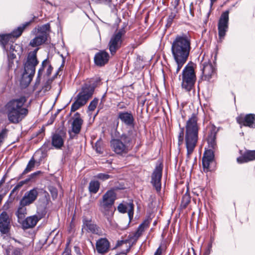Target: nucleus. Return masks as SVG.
<instances>
[{
  "label": "nucleus",
  "instance_id": "nucleus-1",
  "mask_svg": "<svg viewBox=\"0 0 255 255\" xmlns=\"http://www.w3.org/2000/svg\"><path fill=\"white\" fill-rule=\"evenodd\" d=\"M191 49V37L188 34L176 36L171 47L172 56L177 65L175 74L178 73L187 61Z\"/></svg>",
  "mask_w": 255,
  "mask_h": 255
},
{
  "label": "nucleus",
  "instance_id": "nucleus-2",
  "mask_svg": "<svg viewBox=\"0 0 255 255\" xmlns=\"http://www.w3.org/2000/svg\"><path fill=\"white\" fill-rule=\"evenodd\" d=\"M197 121V114L193 113L186 122L185 140L188 159L190 158L198 141L199 127Z\"/></svg>",
  "mask_w": 255,
  "mask_h": 255
},
{
  "label": "nucleus",
  "instance_id": "nucleus-3",
  "mask_svg": "<svg viewBox=\"0 0 255 255\" xmlns=\"http://www.w3.org/2000/svg\"><path fill=\"white\" fill-rule=\"evenodd\" d=\"M26 102L25 97L10 100L5 105L7 118L10 123L17 124L28 114V110L23 106Z\"/></svg>",
  "mask_w": 255,
  "mask_h": 255
},
{
  "label": "nucleus",
  "instance_id": "nucleus-4",
  "mask_svg": "<svg viewBox=\"0 0 255 255\" xmlns=\"http://www.w3.org/2000/svg\"><path fill=\"white\" fill-rule=\"evenodd\" d=\"M134 138L133 130L129 129L127 132L123 133L118 138L111 139V147L117 154L125 155L130 150Z\"/></svg>",
  "mask_w": 255,
  "mask_h": 255
},
{
  "label": "nucleus",
  "instance_id": "nucleus-5",
  "mask_svg": "<svg viewBox=\"0 0 255 255\" xmlns=\"http://www.w3.org/2000/svg\"><path fill=\"white\" fill-rule=\"evenodd\" d=\"M97 86L96 82L91 81L85 83L82 87L81 91L77 95L75 101L72 104L71 112H73L84 106L94 92Z\"/></svg>",
  "mask_w": 255,
  "mask_h": 255
},
{
  "label": "nucleus",
  "instance_id": "nucleus-6",
  "mask_svg": "<svg viewBox=\"0 0 255 255\" xmlns=\"http://www.w3.org/2000/svg\"><path fill=\"white\" fill-rule=\"evenodd\" d=\"M39 48H36L33 51L28 53L27 59L24 64V72L23 78H27V85H28L32 80L35 73V67L39 62L37 58V52Z\"/></svg>",
  "mask_w": 255,
  "mask_h": 255
},
{
  "label": "nucleus",
  "instance_id": "nucleus-7",
  "mask_svg": "<svg viewBox=\"0 0 255 255\" xmlns=\"http://www.w3.org/2000/svg\"><path fill=\"white\" fill-rule=\"evenodd\" d=\"M196 80L193 67L189 64L186 65L182 72L181 87L186 91H190L194 86Z\"/></svg>",
  "mask_w": 255,
  "mask_h": 255
},
{
  "label": "nucleus",
  "instance_id": "nucleus-8",
  "mask_svg": "<svg viewBox=\"0 0 255 255\" xmlns=\"http://www.w3.org/2000/svg\"><path fill=\"white\" fill-rule=\"evenodd\" d=\"M123 189L124 188L123 185L115 186L103 195L102 200L100 202L102 212L107 211L112 207L116 199V194L115 191Z\"/></svg>",
  "mask_w": 255,
  "mask_h": 255
},
{
  "label": "nucleus",
  "instance_id": "nucleus-9",
  "mask_svg": "<svg viewBox=\"0 0 255 255\" xmlns=\"http://www.w3.org/2000/svg\"><path fill=\"white\" fill-rule=\"evenodd\" d=\"M36 18V16H33L32 19L22 24L16 28L13 29L10 33L0 35V44L2 49H5V45L8 44L11 38L19 37L22 34L25 28L29 26Z\"/></svg>",
  "mask_w": 255,
  "mask_h": 255
},
{
  "label": "nucleus",
  "instance_id": "nucleus-10",
  "mask_svg": "<svg viewBox=\"0 0 255 255\" xmlns=\"http://www.w3.org/2000/svg\"><path fill=\"white\" fill-rule=\"evenodd\" d=\"M229 10L224 11L219 19L218 23V35L219 39L222 41L226 35L229 28Z\"/></svg>",
  "mask_w": 255,
  "mask_h": 255
},
{
  "label": "nucleus",
  "instance_id": "nucleus-11",
  "mask_svg": "<svg viewBox=\"0 0 255 255\" xmlns=\"http://www.w3.org/2000/svg\"><path fill=\"white\" fill-rule=\"evenodd\" d=\"M3 50L6 52L8 61V67L9 69L12 68L14 65V60L16 58V54L13 53V52L16 53L17 55L21 56L22 51V48L17 44H12L8 48V44L5 45V49Z\"/></svg>",
  "mask_w": 255,
  "mask_h": 255
},
{
  "label": "nucleus",
  "instance_id": "nucleus-12",
  "mask_svg": "<svg viewBox=\"0 0 255 255\" xmlns=\"http://www.w3.org/2000/svg\"><path fill=\"white\" fill-rule=\"evenodd\" d=\"M162 170L163 165L162 163L156 164L151 176V183L157 192L161 190Z\"/></svg>",
  "mask_w": 255,
  "mask_h": 255
},
{
  "label": "nucleus",
  "instance_id": "nucleus-13",
  "mask_svg": "<svg viewBox=\"0 0 255 255\" xmlns=\"http://www.w3.org/2000/svg\"><path fill=\"white\" fill-rule=\"evenodd\" d=\"M11 219L6 211L0 214V232L2 235L8 234L11 228Z\"/></svg>",
  "mask_w": 255,
  "mask_h": 255
},
{
  "label": "nucleus",
  "instance_id": "nucleus-14",
  "mask_svg": "<svg viewBox=\"0 0 255 255\" xmlns=\"http://www.w3.org/2000/svg\"><path fill=\"white\" fill-rule=\"evenodd\" d=\"M200 68L202 72L203 79L209 81L212 75L215 73V69L209 60L202 61L200 63Z\"/></svg>",
  "mask_w": 255,
  "mask_h": 255
},
{
  "label": "nucleus",
  "instance_id": "nucleus-15",
  "mask_svg": "<svg viewBox=\"0 0 255 255\" xmlns=\"http://www.w3.org/2000/svg\"><path fill=\"white\" fill-rule=\"evenodd\" d=\"M117 118L127 127L133 128L134 118L131 111H120L118 113Z\"/></svg>",
  "mask_w": 255,
  "mask_h": 255
},
{
  "label": "nucleus",
  "instance_id": "nucleus-16",
  "mask_svg": "<svg viewBox=\"0 0 255 255\" xmlns=\"http://www.w3.org/2000/svg\"><path fill=\"white\" fill-rule=\"evenodd\" d=\"M219 130V128H217L214 125H211L209 128V131L206 139L209 148L215 150L217 148L216 136Z\"/></svg>",
  "mask_w": 255,
  "mask_h": 255
},
{
  "label": "nucleus",
  "instance_id": "nucleus-17",
  "mask_svg": "<svg viewBox=\"0 0 255 255\" xmlns=\"http://www.w3.org/2000/svg\"><path fill=\"white\" fill-rule=\"evenodd\" d=\"M38 195V188H33L29 191L25 192L20 201H21V203L22 204L29 206L36 200Z\"/></svg>",
  "mask_w": 255,
  "mask_h": 255
},
{
  "label": "nucleus",
  "instance_id": "nucleus-18",
  "mask_svg": "<svg viewBox=\"0 0 255 255\" xmlns=\"http://www.w3.org/2000/svg\"><path fill=\"white\" fill-rule=\"evenodd\" d=\"M237 123L241 126L250 128H255V114H248L244 117L239 116L236 118Z\"/></svg>",
  "mask_w": 255,
  "mask_h": 255
},
{
  "label": "nucleus",
  "instance_id": "nucleus-19",
  "mask_svg": "<svg viewBox=\"0 0 255 255\" xmlns=\"http://www.w3.org/2000/svg\"><path fill=\"white\" fill-rule=\"evenodd\" d=\"M123 42V38L114 34L112 35L108 44L109 50L112 55H114L117 51L121 48Z\"/></svg>",
  "mask_w": 255,
  "mask_h": 255
},
{
  "label": "nucleus",
  "instance_id": "nucleus-20",
  "mask_svg": "<svg viewBox=\"0 0 255 255\" xmlns=\"http://www.w3.org/2000/svg\"><path fill=\"white\" fill-rule=\"evenodd\" d=\"M66 133L60 131L59 133H53L51 137V144L56 149H59L63 146Z\"/></svg>",
  "mask_w": 255,
  "mask_h": 255
},
{
  "label": "nucleus",
  "instance_id": "nucleus-21",
  "mask_svg": "<svg viewBox=\"0 0 255 255\" xmlns=\"http://www.w3.org/2000/svg\"><path fill=\"white\" fill-rule=\"evenodd\" d=\"M109 54L105 50L97 53L94 56V62L99 66H103L108 63L109 60Z\"/></svg>",
  "mask_w": 255,
  "mask_h": 255
},
{
  "label": "nucleus",
  "instance_id": "nucleus-22",
  "mask_svg": "<svg viewBox=\"0 0 255 255\" xmlns=\"http://www.w3.org/2000/svg\"><path fill=\"white\" fill-rule=\"evenodd\" d=\"M110 244L107 239L100 238L96 243V248L99 254L104 255L107 253L110 249Z\"/></svg>",
  "mask_w": 255,
  "mask_h": 255
},
{
  "label": "nucleus",
  "instance_id": "nucleus-23",
  "mask_svg": "<svg viewBox=\"0 0 255 255\" xmlns=\"http://www.w3.org/2000/svg\"><path fill=\"white\" fill-rule=\"evenodd\" d=\"M215 149L209 148L205 150L202 157V165L204 169H208L210 164L213 161L214 159V151Z\"/></svg>",
  "mask_w": 255,
  "mask_h": 255
},
{
  "label": "nucleus",
  "instance_id": "nucleus-24",
  "mask_svg": "<svg viewBox=\"0 0 255 255\" xmlns=\"http://www.w3.org/2000/svg\"><path fill=\"white\" fill-rule=\"evenodd\" d=\"M84 228L89 233L94 234L101 235L102 231L101 228L98 227L96 224L92 223L91 221L84 220H83V225L82 231Z\"/></svg>",
  "mask_w": 255,
  "mask_h": 255
},
{
  "label": "nucleus",
  "instance_id": "nucleus-25",
  "mask_svg": "<svg viewBox=\"0 0 255 255\" xmlns=\"http://www.w3.org/2000/svg\"><path fill=\"white\" fill-rule=\"evenodd\" d=\"M83 121L80 117V114L77 112L74 115V118L72 123V131L75 134H78L81 129Z\"/></svg>",
  "mask_w": 255,
  "mask_h": 255
},
{
  "label": "nucleus",
  "instance_id": "nucleus-26",
  "mask_svg": "<svg viewBox=\"0 0 255 255\" xmlns=\"http://www.w3.org/2000/svg\"><path fill=\"white\" fill-rule=\"evenodd\" d=\"M39 221L36 216L33 215L23 219L20 223L23 229H28L34 227Z\"/></svg>",
  "mask_w": 255,
  "mask_h": 255
},
{
  "label": "nucleus",
  "instance_id": "nucleus-27",
  "mask_svg": "<svg viewBox=\"0 0 255 255\" xmlns=\"http://www.w3.org/2000/svg\"><path fill=\"white\" fill-rule=\"evenodd\" d=\"M254 160H255V150H248L237 159L239 163H244Z\"/></svg>",
  "mask_w": 255,
  "mask_h": 255
},
{
  "label": "nucleus",
  "instance_id": "nucleus-28",
  "mask_svg": "<svg viewBox=\"0 0 255 255\" xmlns=\"http://www.w3.org/2000/svg\"><path fill=\"white\" fill-rule=\"evenodd\" d=\"M47 37L46 35L40 34L37 33L35 37L30 40L29 45L32 47H37L44 43L47 40Z\"/></svg>",
  "mask_w": 255,
  "mask_h": 255
},
{
  "label": "nucleus",
  "instance_id": "nucleus-29",
  "mask_svg": "<svg viewBox=\"0 0 255 255\" xmlns=\"http://www.w3.org/2000/svg\"><path fill=\"white\" fill-rule=\"evenodd\" d=\"M27 205H24L21 203V201H19V206L17 211L15 212V215L16 216L18 222L21 223V222L24 219L25 215L26 214V206Z\"/></svg>",
  "mask_w": 255,
  "mask_h": 255
},
{
  "label": "nucleus",
  "instance_id": "nucleus-30",
  "mask_svg": "<svg viewBox=\"0 0 255 255\" xmlns=\"http://www.w3.org/2000/svg\"><path fill=\"white\" fill-rule=\"evenodd\" d=\"M145 228L140 224L136 231L132 234H130L128 236V240L132 243L136 242L139 237L141 235Z\"/></svg>",
  "mask_w": 255,
  "mask_h": 255
},
{
  "label": "nucleus",
  "instance_id": "nucleus-31",
  "mask_svg": "<svg viewBox=\"0 0 255 255\" xmlns=\"http://www.w3.org/2000/svg\"><path fill=\"white\" fill-rule=\"evenodd\" d=\"M100 187V183L97 180H92L89 184L88 189L90 193L92 194H96Z\"/></svg>",
  "mask_w": 255,
  "mask_h": 255
},
{
  "label": "nucleus",
  "instance_id": "nucleus-32",
  "mask_svg": "<svg viewBox=\"0 0 255 255\" xmlns=\"http://www.w3.org/2000/svg\"><path fill=\"white\" fill-rule=\"evenodd\" d=\"M35 163V161L34 159V157H32L29 161L25 169L24 170L22 174L20 175L19 178H21L23 175L25 174L28 172H30L32 170V169L34 167Z\"/></svg>",
  "mask_w": 255,
  "mask_h": 255
},
{
  "label": "nucleus",
  "instance_id": "nucleus-33",
  "mask_svg": "<svg viewBox=\"0 0 255 255\" xmlns=\"http://www.w3.org/2000/svg\"><path fill=\"white\" fill-rule=\"evenodd\" d=\"M190 202V196L186 192L182 197L181 206L182 208H186L189 203Z\"/></svg>",
  "mask_w": 255,
  "mask_h": 255
},
{
  "label": "nucleus",
  "instance_id": "nucleus-34",
  "mask_svg": "<svg viewBox=\"0 0 255 255\" xmlns=\"http://www.w3.org/2000/svg\"><path fill=\"white\" fill-rule=\"evenodd\" d=\"M47 213L46 209L44 207H39L37 209L36 214L35 215L37 216L39 220L41 219L44 217Z\"/></svg>",
  "mask_w": 255,
  "mask_h": 255
},
{
  "label": "nucleus",
  "instance_id": "nucleus-35",
  "mask_svg": "<svg viewBox=\"0 0 255 255\" xmlns=\"http://www.w3.org/2000/svg\"><path fill=\"white\" fill-rule=\"evenodd\" d=\"M50 24L49 23L45 24L43 25H42L41 27H40L38 29V33L40 34H44L46 35V37H47L48 33L47 31H48L50 30Z\"/></svg>",
  "mask_w": 255,
  "mask_h": 255
},
{
  "label": "nucleus",
  "instance_id": "nucleus-36",
  "mask_svg": "<svg viewBox=\"0 0 255 255\" xmlns=\"http://www.w3.org/2000/svg\"><path fill=\"white\" fill-rule=\"evenodd\" d=\"M178 13V9H172V12L169 15L167 18V25H170L172 23L173 19L176 18V14Z\"/></svg>",
  "mask_w": 255,
  "mask_h": 255
},
{
  "label": "nucleus",
  "instance_id": "nucleus-37",
  "mask_svg": "<svg viewBox=\"0 0 255 255\" xmlns=\"http://www.w3.org/2000/svg\"><path fill=\"white\" fill-rule=\"evenodd\" d=\"M53 81V79H48L44 83L42 87V90L44 93L49 91L51 88V84Z\"/></svg>",
  "mask_w": 255,
  "mask_h": 255
},
{
  "label": "nucleus",
  "instance_id": "nucleus-38",
  "mask_svg": "<svg viewBox=\"0 0 255 255\" xmlns=\"http://www.w3.org/2000/svg\"><path fill=\"white\" fill-rule=\"evenodd\" d=\"M95 177L101 180L105 181L112 178V176L107 173H100L97 174Z\"/></svg>",
  "mask_w": 255,
  "mask_h": 255
},
{
  "label": "nucleus",
  "instance_id": "nucleus-39",
  "mask_svg": "<svg viewBox=\"0 0 255 255\" xmlns=\"http://www.w3.org/2000/svg\"><path fill=\"white\" fill-rule=\"evenodd\" d=\"M99 99L97 98H95L90 103L88 106V110L90 111H94L98 104Z\"/></svg>",
  "mask_w": 255,
  "mask_h": 255
},
{
  "label": "nucleus",
  "instance_id": "nucleus-40",
  "mask_svg": "<svg viewBox=\"0 0 255 255\" xmlns=\"http://www.w3.org/2000/svg\"><path fill=\"white\" fill-rule=\"evenodd\" d=\"M49 191L51 194L53 199L57 198L58 195L57 190L55 187L50 186L49 187Z\"/></svg>",
  "mask_w": 255,
  "mask_h": 255
},
{
  "label": "nucleus",
  "instance_id": "nucleus-41",
  "mask_svg": "<svg viewBox=\"0 0 255 255\" xmlns=\"http://www.w3.org/2000/svg\"><path fill=\"white\" fill-rule=\"evenodd\" d=\"M23 250L19 248H14L11 252V255H23Z\"/></svg>",
  "mask_w": 255,
  "mask_h": 255
},
{
  "label": "nucleus",
  "instance_id": "nucleus-42",
  "mask_svg": "<svg viewBox=\"0 0 255 255\" xmlns=\"http://www.w3.org/2000/svg\"><path fill=\"white\" fill-rule=\"evenodd\" d=\"M7 130L6 128L2 129L0 132V144L3 142L4 139L6 137Z\"/></svg>",
  "mask_w": 255,
  "mask_h": 255
},
{
  "label": "nucleus",
  "instance_id": "nucleus-43",
  "mask_svg": "<svg viewBox=\"0 0 255 255\" xmlns=\"http://www.w3.org/2000/svg\"><path fill=\"white\" fill-rule=\"evenodd\" d=\"M212 242L208 244L207 247L203 253V255H209L212 251Z\"/></svg>",
  "mask_w": 255,
  "mask_h": 255
},
{
  "label": "nucleus",
  "instance_id": "nucleus-44",
  "mask_svg": "<svg viewBox=\"0 0 255 255\" xmlns=\"http://www.w3.org/2000/svg\"><path fill=\"white\" fill-rule=\"evenodd\" d=\"M126 32L127 31L124 29V27H122L117 32H115L114 34L123 38V37L126 34Z\"/></svg>",
  "mask_w": 255,
  "mask_h": 255
},
{
  "label": "nucleus",
  "instance_id": "nucleus-45",
  "mask_svg": "<svg viewBox=\"0 0 255 255\" xmlns=\"http://www.w3.org/2000/svg\"><path fill=\"white\" fill-rule=\"evenodd\" d=\"M41 172L40 171H36L28 176V177L26 179H28V182L34 180L36 177Z\"/></svg>",
  "mask_w": 255,
  "mask_h": 255
},
{
  "label": "nucleus",
  "instance_id": "nucleus-46",
  "mask_svg": "<svg viewBox=\"0 0 255 255\" xmlns=\"http://www.w3.org/2000/svg\"><path fill=\"white\" fill-rule=\"evenodd\" d=\"M118 211L122 213H125L127 212V207L126 205L121 203L118 207Z\"/></svg>",
  "mask_w": 255,
  "mask_h": 255
},
{
  "label": "nucleus",
  "instance_id": "nucleus-47",
  "mask_svg": "<svg viewBox=\"0 0 255 255\" xmlns=\"http://www.w3.org/2000/svg\"><path fill=\"white\" fill-rule=\"evenodd\" d=\"M130 206V209L128 211V216L129 217V222H130L131 219L133 218V205L132 203H130L129 204Z\"/></svg>",
  "mask_w": 255,
  "mask_h": 255
},
{
  "label": "nucleus",
  "instance_id": "nucleus-48",
  "mask_svg": "<svg viewBox=\"0 0 255 255\" xmlns=\"http://www.w3.org/2000/svg\"><path fill=\"white\" fill-rule=\"evenodd\" d=\"M128 241V240L118 241L115 247L113 248V249H115L116 248L122 246L124 244L127 243Z\"/></svg>",
  "mask_w": 255,
  "mask_h": 255
},
{
  "label": "nucleus",
  "instance_id": "nucleus-49",
  "mask_svg": "<svg viewBox=\"0 0 255 255\" xmlns=\"http://www.w3.org/2000/svg\"><path fill=\"white\" fill-rule=\"evenodd\" d=\"M28 182V179H25L24 180L21 181L18 183V184L15 186L18 189L21 188L24 184H26Z\"/></svg>",
  "mask_w": 255,
  "mask_h": 255
},
{
  "label": "nucleus",
  "instance_id": "nucleus-50",
  "mask_svg": "<svg viewBox=\"0 0 255 255\" xmlns=\"http://www.w3.org/2000/svg\"><path fill=\"white\" fill-rule=\"evenodd\" d=\"M71 154V151L69 147H67V148L63 151V154L65 157L69 156Z\"/></svg>",
  "mask_w": 255,
  "mask_h": 255
},
{
  "label": "nucleus",
  "instance_id": "nucleus-51",
  "mask_svg": "<svg viewBox=\"0 0 255 255\" xmlns=\"http://www.w3.org/2000/svg\"><path fill=\"white\" fill-rule=\"evenodd\" d=\"M18 190V189L15 186L13 189L11 191V192L10 193L9 195V198H11V201H10V202H12V201L13 200L14 197H12L11 198V197L12 196V195L13 194H14V193L15 192H16L17 190Z\"/></svg>",
  "mask_w": 255,
  "mask_h": 255
},
{
  "label": "nucleus",
  "instance_id": "nucleus-52",
  "mask_svg": "<svg viewBox=\"0 0 255 255\" xmlns=\"http://www.w3.org/2000/svg\"><path fill=\"white\" fill-rule=\"evenodd\" d=\"M52 70H53L52 66H51V64H49L48 68L46 70V75L47 76H49L51 75Z\"/></svg>",
  "mask_w": 255,
  "mask_h": 255
},
{
  "label": "nucleus",
  "instance_id": "nucleus-53",
  "mask_svg": "<svg viewBox=\"0 0 255 255\" xmlns=\"http://www.w3.org/2000/svg\"><path fill=\"white\" fill-rule=\"evenodd\" d=\"M95 147L96 151V152L97 153H102L101 147L99 145V143L98 142L96 143Z\"/></svg>",
  "mask_w": 255,
  "mask_h": 255
},
{
  "label": "nucleus",
  "instance_id": "nucleus-54",
  "mask_svg": "<svg viewBox=\"0 0 255 255\" xmlns=\"http://www.w3.org/2000/svg\"><path fill=\"white\" fill-rule=\"evenodd\" d=\"M84 6L86 8H91V4L89 0H85L84 2Z\"/></svg>",
  "mask_w": 255,
  "mask_h": 255
},
{
  "label": "nucleus",
  "instance_id": "nucleus-55",
  "mask_svg": "<svg viewBox=\"0 0 255 255\" xmlns=\"http://www.w3.org/2000/svg\"><path fill=\"white\" fill-rule=\"evenodd\" d=\"M180 0H174V2H173V5L174 6L173 9H178V6Z\"/></svg>",
  "mask_w": 255,
  "mask_h": 255
},
{
  "label": "nucleus",
  "instance_id": "nucleus-56",
  "mask_svg": "<svg viewBox=\"0 0 255 255\" xmlns=\"http://www.w3.org/2000/svg\"><path fill=\"white\" fill-rule=\"evenodd\" d=\"M92 1L96 3H103V2H111L112 0H92Z\"/></svg>",
  "mask_w": 255,
  "mask_h": 255
},
{
  "label": "nucleus",
  "instance_id": "nucleus-57",
  "mask_svg": "<svg viewBox=\"0 0 255 255\" xmlns=\"http://www.w3.org/2000/svg\"><path fill=\"white\" fill-rule=\"evenodd\" d=\"M44 67H41L39 69H38V72H37V75H38V77H41L42 74V73L44 71Z\"/></svg>",
  "mask_w": 255,
  "mask_h": 255
},
{
  "label": "nucleus",
  "instance_id": "nucleus-58",
  "mask_svg": "<svg viewBox=\"0 0 255 255\" xmlns=\"http://www.w3.org/2000/svg\"><path fill=\"white\" fill-rule=\"evenodd\" d=\"M149 223L150 222L148 220H145L141 224L145 228H146L148 226Z\"/></svg>",
  "mask_w": 255,
  "mask_h": 255
},
{
  "label": "nucleus",
  "instance_id": "nucleus-59",
  "mask_svg": "<svg viewBox=\"0 0 255 255\" xmlns=\"http://www.w3.org/2000/svg\"><path fill=\"white\" fill-rule=\"evenodd\" d=\"M162 253V250L160 247H159L155 252L154 255H161Z\"/></svg>",
  "mask_w": 255,
  "mask_h": 255
},
{
  "label": "nucleus",
  "instance_id": "nucleus-60",
  "mask_svg": "<svg viewBox=\"0 0 255 255\" xmlns=\"http://www.w3.org/2000/svg\"><path fill=\"white\" fill-rule=\"evenodd\" d=\"M48 64H49V61L47 58L42 61L41 67H44L45 68L46 65Z\"/></svg>",
  "mask_w": 255,
  "mask_h": 255
},
{
  "label": "nucleus",
  "instance_id": "nucleus-61",
  "mask_svg": "<svg viewBox=\"0 0 255 255\" xmlns=\"http://www.w3.org/2000/svg\"><path fill=\"white\" fill-rule=\"evenodd\" d=\"M180 131L179 133L178 136L184 137V128H180Z\"/></svg>",
  "mask_w": 255,
  "mask_h": 255
},
{
  "label": "nucleus",
  "instance_id": "nucleus-62",
  "mask_svg": "<svg viewBox=\"0 0 255 255\" xmlns=\"http://www.w3.org/2000/svg\"><path fill=\"white\" fill-rule=\"evenodd\" d=\"M178 144L179 146H180L183 142L184 141V137H179L178 136Z\"/></svg>",
  "mask_w": 255,
  "mask_h": 255
},
{
  "label": "nucleus",
  "instance_id": "nucleus-63",
  "mask_svg": "<svg viewBox=\"0 0 255 255\" xmlns=\"http://www.w3.org/2000/svg\"><path fill=\"white\" fill-rule=\"evenodd\" d=\"M5 182V176H4L0 180V186Z\"/></svg>",
  "mask_w": 255,
  "mask_h": 255
},
{
  "label": "nucleus",
  "instance_id": "nucleus-64",
  "mask_svg": "<svg viewBox=\"0 0 255 255\" xmlns=\"http://www.w3.org/2000/svg\"><path fill=\"white\" fill-rule=\"evenodd\" d=\"M41 77H38V76H37L36 80V83L39 84L40 82Z\"/></svg>",
  "mask_w": 255,
  "mask_h": 255
}]
</instances>
